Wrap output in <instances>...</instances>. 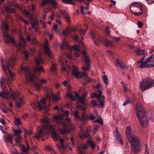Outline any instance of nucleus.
Wrapping results in <instances>:
<instances>
[{
	"instance_id": "79ce46f5",
	"label": "nucleus",
	"mask_w": 154,
	"mask_h": 154,
	"mask_svg": "<svg viewBox=\"0 0 154 154\" xmlns=\"http://www.w3.org/2000/svg\"><path fill=\"white\" fill-rule=\"evenodd\" d=\"M50 2L51 3V5L54 8H56L57 6V4L56 2L54 0H51Z\"/></svg>"
},
{
	"instance_id": "5fc2aeb1",
	"label": "nucleus",
	"mask_w": 154,
	"mask_h": 154,
	"mask_svg": "<svg viewBox=\"0 0 154 154\" xmlns=\"http://www.w3.org/2000/svg\"><path fill=\"white\" fill-rule=\"evenodd\" d=\"M88 116V118L87 119H89L90 120H93L95 118V116L93 115H90V116H88Z\"/></svg>"
},
{
	"instance_id": "0e129e2a",
	"label": "nucleus",
	"mask_w": 154,
	"mask_h": 154,
	"mask_svg": "<svg viewBox=\"0 0 154 154\" xmlns=\"http://www.w3.org/2000/svg\"><path fill=\"white\" fill-rule=\"evenodd\" d=\"M87 29L86 30H83L81 28V30L80 31V33L82 35H84L85 33H86Z\"/></svg>"
},
{
	"instance_id": "c756f323",
	"label": "nucleus",
	"mask_w": 154,
	"mask_h": 154,
	"mask_svg": "<svg viewBox=\"0 0 154 154\" xmlns=\"http://www.w3.org/2000/svg\"><path fill=\"white\" fill-rule=\"evenodd\" d=\"M134 51H135L134 50ZM135 51L136 52L138 56H142L143 55L145 51L144 50H141L139 48H138L137 50Z\"/></svg>"
},
{
	"instance_id": "13d9d810",
	"label": "nucleus",
	"mask_w": 154,
	"mask_h": 154,
	"mask_svg": "<svg viewBox=\"0 0 154 154\" xmlns=\"http://www.w3.org/2000/svg\"><path fill=\"white\" fill-rule=\"evenodd\" d=\"M98 126H96L94 128L93 133L94 134H95L98 131Z\"/></svg>"
},
{
	"instance_id": "f257e3e1",
	"label": "nucleus",
	"mask_w": 154,
	"mask_h": 154,
	"mask_svg": "<svg viewBox=\"0 0 154 154\" xmlns=\"http://www.w3.org/2000/svg\"><path fill=\"white\" fill-rule=\"evenodd\" d=\"M16 60V59L15 57L12 55L9 58L6 60L2 58L1 59L3 70L5 72L7 76L8 77V79L7 80V81L11 92L7 90H6L4 88L2 91L0 92V97L7 99L10 98H12L13 100H15L17 107L19 108L24 103V100L22 98L20 97L18 93L15 92H13L12 91L11 88V83L10 82V79L8 77V74L7 72L8 71L10 77L13 79L14 74L11 72L9 68L12 67Z\"/></svg>"
},
{
	"instance_id": "de8ad7c7",
	"label": "nucleus",
	"mask_w": 154,
	"mask_h": 154,
	"mask_svg": "<svg viewBox=\"0 0 154 154\" xmlns=\"http://www.w3.org/2000/svg\"><path fill=\"white\" fill-rule=\"evenodd\" d=\"M50 1L51 0H42V5H44L50 2Z\"/></svg>"
},
{
	"instance_id": "1a4fd4ad",
	"label": "nucleus",
	"mask_w": 154,
	"mask_h": 154,
	"mask_svg": "<svg viewBox=\"0 0 154 154\" xmlns=\"http://www.w3.org/2000/svg\"><path fill=\"white\" fill-rule=\"evenodd\" d=\"M145 56L142 57L140 60L138 62V64L141 68H148L154 67V57L152 55L147 61L143 62Z\"/></svg>"
},
{
	"instance_id": "bb28decb",
	"label": "nucleus",
	"mask_w": 154,
	"mask_h": 154,
	"mask_svg": "<svg viewBox=\"0 0 154 154\" xmlns=\"http://www.w3.org/2000/svg\"><path fill=\"white\" fill-rule=\"evenodd\" d=\"M61 15L63 16L64 18L66 20L67 22L69 23L70 22V18L68 13L64 11H61L60 12Z\"/></svg>"
},
{
	"instance_id": "37998d69",
	"label": "nucleus",
	"mask_w": 154,
	"mask_h": 154,
	"mask_svg": "<svg viewBox=\"0 0 154 154\" xmlns=\"http://www.w3.org/2000/svg\"><path fill=\"white\" fill-rule=\"evenodd\" d=\"M6 9L8 12H11L12 13H14L15 12V10L12 8H10L9 7H6Z\"/></svg>"
},
{
	"instance_id": "20e7f679",
	"label": "nucleus",
	"mask_w": 154,
	"mask_h": 154,
	"mask_svg": "<svg viewBox=\"0 0 154 154\" xmlns=\"http://www.w3.org/2000/svg\"><path fill=\"white\" fill-rule=\"evenodd\" d=\"M69 114V112L66 111L64 113L60 115H57L54 116V121L60 125L62 126L63 129H59L60 133L62 135L68 134L75 129V128L71 123L70 118H66L65 120L63 119V117L65 115L68 116Z\"/></svg>"
},
{
	"instance_id": "b1692460",
	"label": "nucleus",
	"mask_w": 154,
	"mask_h": 154,
	"mask_svg": "<svg viewBox=\"0 0 154 154\" xmlns=\"http://www.w3.org/2000/svg\"><path fill=\"white\" fill-rule=\"evenodd\" d=\"M87 145L86 144H82L80 147H78V149L81 154H85V149L87 148Z\"/></svg>"
},
{
	"instance_id": "052dcab7",
	"label": "nucleus",
	"mask_w": 154,
	"mask_h": 154,
	"mask_svg": "<svg viewBox=\"0 0 154 154\" xmlns=\"http://www.w3.org/2000/svg\"><path fill=\"white\" fill-rule=\"evenodd\" d=\"M15 123L16 125H19L20 124V119H17L15 120Z\"/></svg>"
},
{
	"instance_id": "58836bf2",
	"label": "nucleus",
	"mask_w": 154,
	"mask_h": 154,
	"mask_svg": "<svg viewBox=\"0 0 154 154\" xmlns=\"http://www.w3.org/2000/svg\"><path fill=\"white\" fill-rule=\"evenodd\" d=\"M14 135L18 137V136H21L20 134H22V131L20 130H13Z\"/></svg>"
},
{
	"instance_id": "3c124183",
	"label": "nucleus",
	"mask_w": 154,
	"mask_h": 154,
	"mask_svg": "<svg viewBox=\"0 0 154 154\" xmlns=\"http://www.w3.org/2000/svg\"><path fill=\"white\" fill-rule=\"evenodd\" d=\"M146 150L145 152V154H149V149L148 147L146 144Z\"/></svg>"
},
{
	"instance_id": "9d476101",
	"label": "nucleus",
	"mask_w": 154,
	"mask_h": 154,
	"mask_svg": "<svg viewBox=\"0 0 154 154\" xmlns=\"http://www.w3.org/2000/svg\"><path fill=\"white\" fill-rule=\"evenodd\" d=\"M131 13L136 16L141 15L143 13V8L141 4L138 2L132 3L130 8Z\"/></svg>"
},
{
	"instance_id": "4be33fe9",
	"label": "nucleus",
	"mask_w": 154,
	"mask_h": 154,
	"mask_svg": "<svg viewBox=\"0 0 154 154\" xmlns=\"http://www.w3.org/2000/svg\"><path fill=\"white\" fill-rule=\"evenodd\" d=\"M44 47L45 49V54L49 58H52V55L49 48L48 42L47 41H45Z\"/></svg>"
},
{
	"instance_id": "864d4df0",
	"label": "nucleus",
	"mask_w": 154,
	"mask_h": 154,
	"mask_svg": "<svg viewBox=\"0 0 154 154\" xmlns=\"http://www.w3.org/2000/svg\"><path fill=\"white\" fill-rule=\"evenodd\" d=\"M19 17L20 20H21L23 22L26 24H28V22L24 19L21 16H19Z\"/></svg>"
},
{
	"instance_id": "c9c22d12",
	"label": "nucleus",
	"mask_w": 154,
	"mask_h": 154,
	"mask_svg": "<svg viewBox=\"0 0 154 154\" xmlns=\"http://www.w3.org/2000/svg\"><path fill=\"white\" fill-rule=\"evenodd\" d=\"M31 51H32V53H29L25 50H24L23 51V52L24 54V56L26 58V60H27L28 58V55L29 54H32L33 52H34V50H31Z\"/></svg>"
},
{
	"instance_id": "7ed1b4c3",
	"label": "nucleus",
	"mask_w": 154,
	"mask_h": 154,
	"mask_svg": "<svg viewBox=\"0 0 154 154\" xmlns=\"http://www.w3.org/2000/svg\"><path fill=\"white\" fill-rule=\"evenodd\" d=\"M49 122V120L47 118L41 119V122L43 126L42 127H39L38 129V131L35 135V137L37 139L42 137L45 134L51 132L52 138L54 140H58L59 139V135L54 131V126L50 125Z\"/></svg>"
},
{
	"instance_id": "a878e982",
	"label": "nucleus",
	"mask_w": 154,
	"mask_h": 154,
	"mask_svg": "<svg viewBox=\"0 0 154 154\" xmlns=\"http://www.w3.org/2000/svg\"><path fill=\"white\" fill-rule=\"evenodd\" d=\"M83 0H62V2L65 4H69L75 5V1H82Z\"/></svg>"
},
{
	"instance_id": "4d7b16f0",
	"label": "nucleus",
	"mask_w": 154,
	"mask_h": 154,
	"mask_svg": "<svg viewBox=\"0 0 154 154\" xmlns=\"http://www.w3.org/2000/svg\"><path fill=\"white\" fill-rule=\"evenodd\" d=\"M120 66L122 68V69H124L126 67V65L123 63L122 62L121 64L120 65Z\"/></svg>"
},
{
	"instance_id": "aec40b11",
	"label": "nucleus",
	"mask_w": 154,
	"mask_h": 154,
	"mask_svg": "<svg viewBox=\"0 0 154 154\" xmlns=\"http://www.w3.org/2000/svg\"><path fill=\"white\" fill-rule=\"evenodd\" d=\"M105 97L104 96L99 95L97 97V107L99 108H103L104 107V99Z\"/></svg>"
},
{
	"instance_id": "a19ab883",
	"label": "nucleus",
	"mask_w": 154,
	"mask_h": 154,
	"mask_svg": "<svg viewBox=\"0 0 154 154\" xmlns=\"http://www.w3.org/2000/svg\"><path fill=\"white\" fill-rule=\"evenodd\" d=\"M112 42L107 39H105L104 40V44L106 47L110 46L112 45Z\"/></svg>"
},
{
	"instance_id": "338daca9",
	"label": "nucleus",
	"mask_w": 154,
	"mask_h": 154,
	"mask_svg": "<svg viewBox=\"0 0 154 154\" xmlns=\"http://www.w3.org/2000/svg\"><path fill=\"white\" fill-rule=\"evenodd\" d=\"M37 41L35 38L33 39L32 41V44H36Z\"/></svg>"
},
{
	"instance_id": "49530a36",
	"label": "nucleus",
	"mask_w": 154,
	"mask_h": 154,
	"mask_svg": "<svg viewBox=\"0 0 154 154\" xmlns=\"http://www.w3.org/2000/svg\"><path fill=\"white\" fill-rule=\"evenodd\" d=\"M57 27L58 25L57 24H55L54 25L53 27V29L57 33H58V31L57 30Z\"/></svg>"
},
{
	"instance_id": "9b49d317",
	"label": "nucleus",
	"mask_w": 154,
	"mask_h": 154,
	"mask_svg": "<svg viewBox=\"0 0 154 154\" xmlns=\"http://www.w3.org/2000/svg\"><path fill=\"white\" fill-rule=\"evenodd\" d=\"M22 14L26 15V17H29L31 21L32 27L36 32H38V21L37 18L35 17H34L30 14L26 10H25L22 11Z\"/></svg>"
},
{
	"instance_id": "39448f33",
	"label": "nucleus",
	"mask_w": 154,
	"mask_h": 154,
	"mask_svg": "<svg viewBox=\"0 0 154 154\" xmlns=\"http://www.w3.org/2000/svg\"><path fill=\"white\" fill-rule=\"evenodd\" d=\"M0 27L3 32L4 39L6 43L8 44L10 42L19 49L23 48L25 46L26 41L22 37H19V42L17 44L13 37L8 34V28L6 22H2L0 25Z\"/></svg>"
},
{
	"instance_id": "c03bdc74",
	"label": "nucleus",
	"mask_w": 154,
	"mask_h": 154,
	"mask_svg": "<svg viewBox=\"0 0 154 154\" xmlns=\"http://www.w3.org/2000/svg\"><path fill=\"white\" fill-rule=\"evenodd\" d=\"M10 4L11 5L13 6H14L15 7H17V6L16 0H14L13 1L11 2L10 3Z\"/></svg>"
},
{
	"instance_id": "09e8293b",
	"label": "nucleus",
	"mask_w": 154,
	"mask_h": 154,
	"mask_svg": "<svg viewBox=\"0 0 154 154\" xmlns=\"http://www.w3.org/2000/svg\"><path fill=\"white\" fill-rule=\"evenodd\" d=\"M56 69V66L55 64H52L51 67V71H54Z\"/></svg>"
},
{
	"instance_id": "f03ea898",
	"label": "nucleus",
	"mask_w": 154,
	"mask_h": 154,
	"mask_svg": "<svg viewBox=\"0 0 154 154\" xmlns=\"http://www.w3.org/2000/svg\"><path fill=\"white\" fill-rule=\"evenodd\" d=\"M61 49L65 48L68 51V53H66V54L67 57L69 59H72V56L71 54L72 50L74 51V54L77 57H79L82 53L83 55V60L85 61V64L82 66V69L83 70H88L90 68V59L86 55V52L85 51L82 52L81 48H83L84 47V43L82 41L80 42L79 45H75V46H70L68 43L66 41H64L63 44L60 46Z\"/></svg>"
},
{
	"instance_id": "4468645a",
	"label": "nucleus",
	"mask_w": 154,
	"mask_h": 154,
	"mask_svg": "<svg viewBox=\"0 0 154 154\" xmlns=\"http://www.w3.org/2000/svg\"><path fill=\"white\" fill-rule=\"evenodd\" d=\"M68 140V138L66 137L63 139H60V144L58 143L57 144V146L61 152H62L65 150L66 147L68 146L67 144V141Z\"/></svg>"
},
{
	"instance_id": "5701e85b",
	"label": "nucleus",
	"mask_w": 154,
	"mask_h": 154,
	"mask_svg": "<svg viewBox=\"0 0 154 154\" xmlns=\"http://www.w3.org/2000/svg\"><path fill=\"white\" fill-rule=\"evenodd\" d=\"M140 123L143 127H146L147 126L149 121V119L146 116L143 117L139 120Z\"/></svg>"
},
{
	"instance_id": "e433bc0d",
	"label": "nucleus",
	"mask_w": 154,
	"mask_h": 154,
	"mask_svg": "<svg viewBox=\"0 0 154 154\" xmlns=\"http://www.w3.org/2000/svg\"><path fill=\"white\" fill-rule=\"evenodd\" d=\"M92 38V39L94 40V42L95 44L98 45V42H97V41H100L99 40V38H97L98 36H94L92 34L91 35Z\"/></svg>"
},
{
	"instance_id": "4c0bfd02",
	"label": "nucleus",
	"mask_w": 154,
	"mask_h": 154,
	"mask_svg": "<svg viewBox=\"0 0 154 154\" xmlns=\"http://www.w3.org/2000/svg\"><path fill=\"white\" fill-rule=\"evenodd\" d=\"M131 102L129 97L127 96L125 98V101L122 105L123 106H125L127 105L128 104L131 103Z\"/></svg>"
},
{
	"instance_id": "473e14b6",
	"label": "nucleus",
	"mask_w": 154,
	"mask_h": 154,
	"mask_svg": "<svg viewBox=\"0 0 154 154\" xmlns=\"http://www.w3.org/2000/svg\"><path fill=\"white\" fill-rule=\"evenodd\" d=\"M89 4L88 3H86V7H81L82 13L83 14H86L84 12V11L85 10H88L89 8Z\"/></svg>"
},
{
	"instance_id": "f8f14e48",
	"label": "nucleus",
	"mask_w": 154,
	"mask_h": 154,
	"mask_svg": "<svg viewBox=\"0 0 154 154\" xmlns=\"http://www.w3.org/2000/svg\"><path fill=\"white\" fill-rule=\"evenodd\" d=\"M135 109L136 111L137 114L138 118L139 120L144 117L146 116L145 112L143 109V108L140 103L137 102L135 107Z\"/></svg>"
},
{
	"instance_id": "393cba45",
	"label": "nucleus",
	"mask_w": 154,
	"mask_h": 154,
	"mask_svg": "<svg viewBox=\"0 0 154 154\" xmlns=\"http://www.w3.org/2000/svg\"><path fill=\"white\" fill-rule=\"evenodd\" d=\"M13 135L12 134H8L5 137V141L6 143L9 142L12 143Z\"/></svg>"
},
{
	"instance_id": "a18cd8bd",
	"label": "nucleus",
	"mask_w": 154,
	"mask_h": 154,
	"mask_svg": "<svg viewBox=\"0 0 154 154\" xmlns=\"http://www.w3.org/2000/svg\"><path fill=\"white\" fill-rule=\"evenodd\" d=\"M91 104L92 106L93 107H94L95 106H97V103L94 100H93L91 101Z\"/></svg>"
},
{
	"instance_id": "774afa93",
	"label": "nucleus",
	"mask_w": 154,
	"mask_h": 154,
	"mask_svg": "<svg viewBox=\"0 0 154 154\" xmlns=\"http://www.w3.org/2000/svg\"><path fill=\"white\" fill-rule=\"evenodd\" d=\"M68 81L67 80H65L64 82L63 83V84L64 86H66L67 85V84L68 83Z\"/></svg>"
},
{
	"instance_id": "680f3d73",
	"label": "nucleus",
	"mask_w": 154,
	"mask_h": 154,
	"mask_svg": "<svg viewBox=\"0 0 154 154\" xmlns=\"http://www.w3.org/2000/svg\"><path fill=\"white\" fill-rule=\"evenodd\" d=\"M95 122H97L100 124H102V121L101 118H100V119H97L96 120Z\"/></svg>"
},
{
	"instance_id": "dca6fc26",
	"label": "nucleus",
	"mask_w": 154,
	"mask_h": 154,
	"mask_svg": "<svg viewBox=\"0 0 154 154\" xmlns=\"http://www.w3.org/2000/svg\"><path fill=\"white\" fill-rule=\"evenodd\" d=\"M71 114L74 116L75 119L79 120L81 121H85L88 118V116L85 113H83L81 116H80L77 111H75L74 112H72Z\"/></svg>"
},
{
	"instance_id": "6e6552de",
	"label": "nucleus",
	"mask_w": 154,
	"mask_h": 154,
	"mask_svg": "<svg viewBox=\"0 0 154 154\" xmlns=\"http://www.w3.org/2000/svg\"><path fill=\"white\" fill-rule=\"evenodd\" d=\"M139 86L141 91H144L154 86V80L148 78L144 79L140 82Z\"/></svg>"
},
{
	"instance_id": "2eb2a0df",
	"label": "nucleus",
	"mask_w": 154,
	"mask_h": 154,
	"mask_svg": "<svg viewBox=\"0 0 154 154\" xmlns=\"http://www.w3.org/2000/svg\"><path fill=\"white\" fill-rule=\"evenodd\" d=\"M72 74L77 79L80 78L82 77H86L87 76L86 72H79L75 66H73V69L72 72Z\"/></svg>"
},
{
	"instance_id": "e2e57ef3",
	"label": "nucleus",
	"mask_w": 154,
	"mask_h": 154,
	"mask_svg": "<svg viewBox=\"0 0 154 154\" xmlns=\"http://www.w3.org/2000/svg\"><path fill=\"white\" fill-rule=\"evenodd\" d=\"M0 122L3 125H5L6 123L5 120L2 118L0 119Z\"/></svg>"
},
{
	"instance_id": "bf43d9fd",
	"label": "nucleus",
	"mask_w": 154,
	"mask_h": 154,
	"mask_svg": "<svg viewBox=\"0 0 154 154\" xmlns=\"http://www.w3.org/2000/svg\"><path fill=\"white\" fill-rule=\"evenodd\" d=\"M74 39L75 41L79 42V38L78 36L76 35H74Z\"/></svg>"
},
{
	"instance_id": "423d86ee",
	"label": "nucleus",
	"mask_w": 154,
	"mask_h": 154,
	"mask_svg": "<svg viewBox=\"0 0 154 154\" xmlns=\"http://www.w3.org/2000/svg\"><path fill=\"white\" fill-rule=\"evenodd\" d=\"M125 132L127 137L131 144V151L132 152L136 153L140 151L141 149V146L139 139L132 131L130 126L127 127Z\"/></svg>"
},
{
	"instance_id": "72a5a7b5",
	"label": "nucleus",
	"mask_w": 154,
	"mask_h": 154,
	"mask_svg": "<svg viewBox=\"0 0 154 154\" xmlns=\"http://www.w3.org/2000/svg\"><path fill=\"white\" fill-rule=\"evenodd\" d=\"M102 79L103 81L105 83V84L106 85H107L109 84V80L108 78L106 75H104L102 76Z\"/></svg>"
},
{
	"instance_id": "f704fd0d",
	"label": "nucleus",
	"mask_w": 154,
	"mask_h": 154,
	"mask_svg": "<svg viewBox=\"0 0 154 154\" xmlns=\"http://www.w3.org/2000/svg\"><path fill=\"white\" fill-rule=\"evenodd\" d=\"M71 31V30L70 29H66L63 31V35L64 36H67L69 35V33Z\"/></svg>"
},
{
	"instance_id": "c85d7f7f",
	"label": "nucleus",
	"mask_w": 154,
	"mask_h": 154,
	"mask_svg": "<svg viewBox=\"0 0 154 154\" xmlns=\"http://www.w3.org/2000/svg\"><path fill=\"white\" fill-rule=\"evenodd\" d=\"M51 97L56 101H59L60 99L59 92H58L56 95L52 94L51 95Z\"/></svg>"
},
{
	"instance_id": "ddd939ff",
	"label": "nucleus",
	"mask_w": 154,
	"mask_h": 154,
	"mask_svg": "<svg viewBox=\"0 0 154 154\" xmlns=\"http://www.w3.org/2000/svg\"><path fill=\"white\" fill-rule=\"evenodd\" d=\"M87 95V93L83 94L81 97H79L78 93H75V95H72L70 92H69L67 94V96L70 98L72 100H75L78 99L80 103L85 105V98Z\"/></svg>"
},
{
	"instance_id": "0eeeda50",
	"label": "nucleus",
	"mask_w": 154,
	"mask_h": 154,
	"mask_svg": "<svg viewBox=\"0 0 154 154\" xmlns=\"http://www.w3.org/2000/svg\"><path fill=\"white\" fill-rule=\"evenodd\" d=\"M22 71L24 73L26 80L28 82L31 81L33 82L35 87L38 90H39L41 88V85L43 84H46L47 83V81L43 78H41L39 80V83H38L36 82V77H35L31 72L30 69L27 66L21 67Z\"/></svg>"
},
{
	"instance_id": "412c9836",
	"label": "nucleus",
	"mask_w": 154,
	"mask_h": 154,
	"mask_svg": "<svg viewBox=\"0 0 154 154\" xmlns=\"http://www.w3.org/2000/svg\"><path fill=\"white\" fill-rule=\"evenodd\" d=\"M114 138L115 140L120 144L122 145L123 144V142L120 134V133L118 131L117 129L113 132Z\"/></svg>"
},
{
	"instance_id": "ea45409f",
	"label": "nucleus",
	"mask_w": 154,
	"mask_h": 154,
	"mask_svg": "<svg viewBox=\"0 0 154 154\" xmlns=\"http://www.w3.org/2000/svg\"><path fill=\"white\" fill-rule=\"evenodd\" d=\"M88 143L90 145L91 149H94V148L95 144L93 141L89 140H88Z\"/></svg>"
},
{
	"instance_id": "f3484780",
	"label": "nucleus",
	"mask_w": 154,
	"mask_h": 154,
	"mask_svg": "<svg viewBox=\"0 0 154 154\" xmlns=\"http://www.w3.org/2000/svg\"><path fill=\"white\" fill-rule=\"evenodd\" d=\"M41 103L38 101H36L34 104V105L37 107H38L40 109L44 108L46 111H48V109L46 107L45 104L46 102V98H43L41 100Z\"/></svg>"
},
{
	"instance_id": "a211bd4d",
	"label": "nucleus",
	"mask_w": 154,
	"mask_h": 154,
	"mask_svg": "<svg viewBox=\"0 0 154 154\" xmlns=\"http://www.w3.org/2000/svg\"><path fill=\"white\" fill-rule=\"evenodd\" d=\"M21 139V136H18L16 137L15 140L16 145L20 146L23 151L26 152L29 149V147L28 145L27 148H26L23 144L21 143L20 141Z\"/></svg>"
},
{
	"instance_id": "69168bd1",
	"label": "nucleus",
	"mask_w": 154,
	"mask_h": 154,
	"mask_svg": "<svg viewBox=\"0 0 154 154\" xmlns=\"http://www.w3.org/2000/svg\"><path fill=\"white\" fill-rule=\"evenodd\" d=\"M4 81L3 79H0V84L1 87H2L4 83Z\"/></svg>"
},
{
	"instance_id": "603ef678",
	"label": "nucleus",
	"mask_w": 154,
	"mask_h": 154,
	"mask_svg": "<svg viewBox=\"0 0 154 154\" xmlns=\"http://www.w3.org/2000/svg\"><path fill=\"white\" fill-rule=\"evenodd\" d=\"M109 27H106V28L105 32L106 35L107 36H109Z\"/></svg>"
},
{
	"instance_id": "6ab92c4d",
	"label": "nucleus",
	"mask_w": 154,
	"mask_h": 154,
	"mask_svg": "<svg viewBox=\"0 0 154 154\" xmlns=\"http://www.w3.org/2000/svg\"><path fill=\"white\" fill-rule=\"evenodd\" d=\"M81 129V132L79 134V135L80 137H88L89 135L88 132L91 131L92 127L89 126L87 129L86 132L84 131L82 129V126H80Z\"/></svg>"
},
{
	"instance_id": "8fccbe9b",
	"label": "nucleus",
	"mask_w": 154,
	"mask_h": 154,
	"mask_svg": "<svg viewBox=\"0 0 154 154\" xmlns=\"http://www.w3.org/2000/svg\"><path fill=\"white\" fill-rule=\"evenodd\" d=\"M99 95H98L96 94L94 92L91 94V97L92 98H97V97Z\"/></svg>"
},
{
	"instance_id": "2f4dec72",
	"label": "nucleus",
	"mask_w": 154,
	"mask_h": 154,
	"mask_svg": "<svg viewBox=\"0 0 154 154\" xmlns=\"http://www.w3.org/2000/svg\"><path fill=\"white\" fill-rule=\"evenodd\" d=\"M34 71L35 73L38 72V71H42L43 72H44L43 67L42 66H40L39 67H35Z\"/></svg>"
},
{
	"instance_id": "7c9ffc66",
	"label": "nucleus",
	"mask_w": 154,
	"mask_h": 154,
	"mask_svg": "<svg viewBox=\"0 0 154 154\" xmlns=\"http://www.w3.org/2000/svg\"><path fill=\"white\" fill-rule=\"evenodd\" d=\"M62 68L64 70L66 71L67 72H69L71 70V67L69 65L66 67L63 64L62 65Z\"/></svg>"
},
{
	"instance_id": "6e6d98bb",
	"label": "nucleus",
	"mask_w": 154,
	"mask_h": 154,
	"mask_svg": "<svg viewBox=\"0 0 154 154\" xmlns=\"http://www.w3.org/2000/svg\"><path fill=\"white\" fill-rule=\"evenodd\" d=\"M138 26L139 28H141L143 25V23L142 22L138 21L137 22Z\"/></svg>"
},
{
	"instance_id": "cd10ccee",
	"label": "nucleus",
	"mask_w": 154,
	"mask_h": 154,
	"mask_svg": "<svg viewBox=\"0 0 154 154\" xmlns=\"http://www.w3.org/2000/svg\"><path fill=\"white\" fill-rule=\"evenodd\" d=\"M35 61L37 66L42 64L43 63V61L40 56H39L38 58H35Z\"/></svg>"
}]
</instances>
